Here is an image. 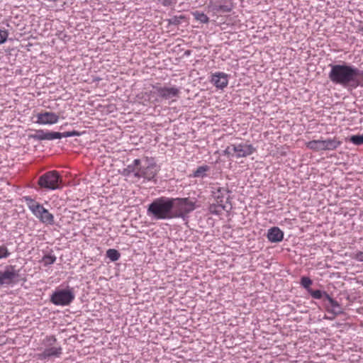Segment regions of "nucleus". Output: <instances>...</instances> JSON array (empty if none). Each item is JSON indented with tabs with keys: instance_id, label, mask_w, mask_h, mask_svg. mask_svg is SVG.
Masks as SVG:
<instances>
[{
	"instance_id": "1",
	"label": "nucleus",
	"mask_w": 363,
	"mask_h": 363,
	"mask_svg": "<svg viewBox=\"0 0 363 363\" xmlns=\"http://www.w3.org/2000/svg\"><path fill=\"white\" fill-rule=\"evenodd\" d=\"M328 66L330 68L328 78L333 84L352 89L361 86L359 78L363 72L359 68L345 62Z\"/></svg>"
},
{
	"instance_id": "2",
	"label": "nucleus",
	"mask_w": 363,
	"mask_h": 363,
	"mask_svg": "<svg viewBox=\"0 0 363 363\" xmlns=\"http://www.w3.org/2000/svg\"><path fill=\"white\" fill-rule=\"evenodd\" d=\"M170 197L160 196L155 199L147 208V215L152 220H171L172 202Z\"/></svg>"
},
{
	"instance_id": "3",
	"label": "nucleus",
	"mask_w": 363,
	"mask_h": 363,
	"mask_svg": "<svg viewBox=\"0 0 363 363\" xmlns=\"http://www.w3.org/2000/svg\"><path fill=\"white\" fill-rule=\"evenodd\" d=\"M170 203L172 202V219L182 218L185 220L188 218V215L194 211L196 208L200 207L197 204V200L195 198H172L170 197Z\"/></svg>"
},
{
	"instance_id": "4",
	"label": "nucleus",
	"mask_w": 363,
	"mask_h": 363,
	"mask_svg": "<svg viewBox=\"0 0 363 363\" xmlns=\"http://www.w3.org/2000/svg\"><path fill=\"white\" fill-rule=\"evenodd\" d=\"M23 200L26 202L28 209L31 211L41 223L52 225L55 223L54 216L44 208L43 205L37 202L29 196L23 197Z\"/></svg>"
},
{
	"instance_id": "5",
	"label": "nucleus",
	"mask_w": 363,
	"mask_h": 363,
	"mask_svg": "<svg viewBox=\"0 0 363 363\" xmlns=\"http://www.w3.org/2000/svg\"><path fill=\"white\" fill-rule=\"evenodd\" d=\"M38 185L40 189L46 191L61 189L62 178L57 171H48L40 176Z\"/></svg>"
},
{
	"instance_id": "6",
	"label": "nucleus",
	"mask_w": 363,
	"mask_h": 363,
	"mask_svg": "<svg viewBox=\"0 0 363 363\" xmlns=\"http://www.w3.org/2000/svg\"><path fill=\"white\" fill-rule=\"evenodd\" d=\"M256 148L250 143H240L230 144L223 150L225 156L235 158L246 157L252 155Z\"/></svg>"
},
{
	"instance_id": "7",
	"label": "nucleus",
	"mask_w": 363,
	"mask_h": 363,
	"mask_svg": "<svg viewBox=\"0 0 363 363\" xmlns=\"http://www.w3.org/2000/svg\"><path fill=\"white\" fill-rule=\"evenodd\" d=\"M180 93L179 88L176 86L166 87L161 86L158 84L152 85V91H150L148 97H154V101H159L160 100H169L171 99L178 97Z\"/></svg>"
},
{
	"instance_id": "8",
	"label": "nucleus",
	"mask_w": 363,
	"mask_h": 363,
	"mask_svg": "<svg viewBox=\"0 0 363 363\" xmlns=\"http://www.w3.org/2000/svg\"><path fill=\"white\" fill-rule=\"evenodd\" d=\"M158 171V167L154 159L146 157L143 164H142V161L140 160L139 171L138 173H136L137 179L143 178L144 180L148 182L152 181L155 178Z\"/></svg>"
},
{
	"instance_id": "9",
	"label": "nucleus",
	"mask_w": 363,
	"mask_h": 363,
	"mask_svg": "<svg viewBox=\"0 0 363 363\" xmlns=\"http://www.w3.org/2000/svg\"><path fill=\"white\" fill-rule=\"evenodd\" d=\"M75 298L73 289L67 287L65 289H56L50 296V301L55 306H69Z\"/></svg>"
},
{
	"instance_id": "10",
	"label": "nucleus",
	"mask_w": 363,
	"mask_h": 363,
	"mask_svg": "<svg viewBox=\"0 0 363 363\" xmlns=\"http://www.w3.org/2000/svg\"><path fill=\"white\" fill-rule=\"evenodd\" d=\"M342 144V141L337 138H327L325 140H313L307 143V147L315 150H335Z\"/></svg>"
},
{
	"instance_id": "11",
	"label": "nucleus",
	"mask_w": 363,
	"mask_h": 363,
	"mask_svg": "<svg viewBox=\"0 0 363 363\" xmlns=\"http://www.w3.org/2000/svg\"><path fill=\"white\" fill-rule=\"evenodd\" d=\"M18 277V271L15 269V266H6L4 271H0V287L13 285Z\"/></svg>"
},
{
	"instance_id": "12",
	"label": "nucleus",
	"mask_w": 363,
	"mask_h": 363,
	"mask_svg": "<svg viewBox=\"0 0 363 363\" xmlns=\"http://www.w3.org/2000/svg\"><path fill=\"white\" fill-rule=\"evenodd\" d=\"M208 9L214 13H230L234 8L233 0H210Z\"/></svg>"
},
{
	"instance_id": "13",
	"label": "nucleus",
	"mask_w": 363,
	"mask_h": 363,
	"mask_svg": "<svg viewBox=\"0 0 363 363\" xmlns=\"http://www.w3.org/2000/svg\"><path fill=\"white\" fill-rule=\"evenodd\" d=\"M231 191L228 187H212L211 195L217 203H227L230 199L229 194Z\"/></svg>"
},
{
	"instance_id": "14",
	"label": "nucleus",
	"mask_w": 363,
	"mask_h": 363,
	"mask_svg": "<svg viewBox=\"0 0 363 363\" xmlns=\"http://www.w3.org/2000/svg\"><path fill=\"white\" fill-rule=\"evenodd\" d=\"M36 123L40 125H52L59 121V116L53 112H41L37 114Z\"/></svg>"
},
{
	"instance_id": "15",
	"label": "nucleus",
	"mask_w": 363,
	"mask_h": 363,
	"mask_svg": "<svg viewBox=\"0 0 363 363\" xmlns=\"http://www.w3.org/2000/svg\"><path fill=\"white\" fill-rule=\"evenodd\" d=\"M211 82L216 88L223 89L228 86V75L224 72H216L212 74Z\"/></svg>"
},
{
	"instance_id": "16",
	"label": "nucleus",
	"mask_w": 363,
	"mask_h": 363,
	"mask_svg": "<svg viewBox=\"0 0 363 363\" xmlns=\"http://www.w3.org/2000/svg\"><path fill=\"white\" fill-rule=\"evenodd\" d=\"M267 238L271 242H279L284 239V232L279 227H272L268 230Z\"/></svg>"
},
{
	"instance_id": "17",
	"label": "nucleus",
	"mask_w": 363,
	"mask_h": 363,
	"mask_svg": "<svg viewBox=\"0 0 363 363\" xmlns=\"http://www.w3.org/2000/svg\"><path fill=\"white\" fill-rule=\"evenodd\" d=\"M140 164V160L135 159L131 164H128L123 170V174L125 177H130L133 175L135 178H137L136 173H138Z\"/></svg>"
},
{
	"instance_id": "18",
	"label": "nucleus",
	"mask_w": 363,
	"mask_h": 363,
	"mask_svg": "<svg viewBox=\"0 0 363 363\" xmlns=\"http://www.w3.org/2000/svg\"><path fill=\"white\" fill-rule=\"evenodd\" d=\"M62 353L61 347H52L45 350V351L38 354L39 359L43 360L48 357H59Z\"/></svg>"
},
{
	"instance_id": "19",
	"label": "nucleus",
	"mask_w": 363,
	"mask_h": 363,
	"mask_svg": "<svg viewBox=\"0 0 363 363\" xmlns=\"http://www.w3.org/2000/svg\"><path fill=\"white\" fill-rule=\"evenodd\" d=\"M225 209V205L221 203H216L210 204L208 207V211L211 214L213 215H220L222 211Z\"/></svg>"
},
{
	"instance_id": "20",
	"label": "nucleus",
	"mask_w": 363,
	"mask_h": 363,
	"mask_svg": "<svg viewBox=\"0 0 363 363\" xmlns=\"http://www.w3.org/2000/svg\"><path fill=\"white\" fill-rule=\"evenodd\" d=\"M210 170V167L208 165L199 166L190 177L194 178H203L206 176V172Z\"/></svg>"
},
{
	"instance_id": "21",
	"label": "nucleus",
	"mask_w": 363,
	"mask_h": 363,
	"mask_svg": "<svg viewBox=\"0 0 363 363\" xmlns=\"http://www.w3.org/2000/svg\"><path fill=\"white\" fill-rule=\"evenodd\" d=\"M313 298L314 299H322L324 302H325V299L327 296H328V294L325 291H321L319 289L313 290V289H310L308 292Z\"/></svg>"
},
{
	"instance_id": "22",
	"label": "nucleus",
	"mask_w": 363,
	"mask_h": 363,
	"mask_svg": "<svg viewBox=\"0 0 363 363\" xmlns=\"http://www.w3.org/2000/svg\"><path fill=\"white\" fill-rule=\"evenodd\" d=\"M29 138L37 141L47 140V131L42 129L36 130L34 134L29 135Z\"/></svg>"
},
{
	"instance_id": "23",
	"label": "nucleus",
	"mask_w": 363,
	"mask_h": 363,
	"mask_svg": "<svg viewBox=\"0 0 363 363\" xmlns=\"http://www.w3.org/2000/svg\"><path fill=\"white\" fill-rule=\"evenodd\" d=\"M194 18L201 23H208L209 22V18L203 12L199 11H195L192 12Z\"/></svg>"
},
{
	"instance_id": "24",
	"label": "nucleus",
	"mask_w": 363,
	"mask_h": 363,
	"mask_svg": "<svg viewBox=\"0 0 363 363\" xmlns=\"http://www.w3.org/2000/svg\"><path fill=\"white\" fill-rule=\"evenodd\" d=\"M106 257L110 259L111 262L118 261L121 257V253L115 249H108L106 251Z\"/></svg>"
},
{
	"instance_id": "25",
	"label": "nucleus",
	"mask_w": 363,
	"mask_h": 363,
	"mask_svg": "<svg viewBox=\"0 0 363 363\" xmlns=\"http://www.w3.org/2000/svg\"><path fill=\"white\" fill-rule=\"evenodd\" d=\"M56 256L55 255H45L42 258V262H43V265L47 267L52 264L56 261Z\"/></svg>"
},
{
	"instance_id": "26",
	"label": "nucleus",
	"mask_w": 363,
	"mask_h": 363,
	"mask_svg": "<svg viewBox=\"0 0 363 363\" xmlns=\"http://www.w3.org/2000/svg\"><path fill=\"white\" fill-rule=\"evenodd\" d=\"M312 280L308 277H302L301 279V286L307 290L308 292L311 288V285L312 284Z\"/></svg>"
},
{
	"instance_id": "27",
	"label": "nucleus",
	"mask_w": 363,
	"mask_h": 363,
	"mask_svg": "<svg viewBox=\"0 0 363 363\" xmlns=\"http://www.w3.org/2000/svg\"><path fill=\"white\" fill-rule=\"evenodd\" d=\"M11 255L8 247L5 245H0V259H6Z\"/></svg>"
},
{
	"instance_id": "28",
	"label": "nucleus",
	"mask_w": 363,
	"mask_h": 363,
	"mask_svg": "<svg viewBox=\"0 0 363 363\" xmlns=\"http://www.w3.org/2000/svg\"><path fill=\"white\" fill-rule=\"evenodd\" d=\"M350 140L356 145H363V134L352 135L350 137Z\"/></svg>"
},
{
	"instance_id": "29",
	"label": "nucleus",
	"mask_w": 363,
	"mask_h": 363,
	"mask_svg": "<svg viewBox=\"0 0 363 363\" xmlns=\"http://www.w3.org/2000/svg\"><path fill=\"white\" fill-rule=\"evenodd\" d=\"M325 308L329 313H332L335 315H340V314L342 313V312H343L340 304H339V306H337V307L334 306L331 308H329V306L325 305Z\"/></svg>"
},
{
	"instance_id": "30",
	"label": "nucleus",
	"mask_w": 363,
	"mask_h": 363,
	"mask_svg": "<svg viewBox=\"0 0 363 363\" xmlns=\"http://www.w3.org/2000/svg\"><path fill=\"white\" fill-rule=\"evenodd\" d=\"M62 135L60 132L47 131V140H52L55 139H61Z\"/></svg>"
},
{
	"instance_id": "31",
	"label": "nucleus",
	"mask_w": 363,
	"mask_h": 363,
	"mask_svg": "<svg viewBox=\"0 0 363 363\" xmlns=\"http://www.w3.org/2000/svg\"><path fill=\"white\" fill-rule=\"evenodd\" d=\"M60 135L62 138H68V137H74V136H80L82 135V133L79 132L77 130H72V131H66L64 133H60Z\"/></svg>"
},
{
	"instance_id": "32",
	"label": "nucleus",
	"mask_w": 363,
	"mask_h": 363,
	"mask_svg": "<svg viewBox=\"0 0 363 363\" xmlns=\"http://www.w3.org/2000/svg\"><path fill=\"white\" fill-rule=\"evenodd\" d=\"M325 301H328V303H325V305H328L329 306V308H331L334 306L337 307V306H339V303L334 300L330 295H328V296H327V298L325 299Z\"/></svg>"
},
{
	"instance_id": "33",
	"label": "nucleus",
	"mask_w": 363,
	"mask_h": 363,
	"mask_svg": "<svg viewBox=\"0 0 363 363\" xmlns=\"http://www.w3.org/2000/svg\"><path fill=\"white\" fill-rule=\"evenodd\" d=\"M9 37V32L5 29H0V45L4 43Z\"/></svg>"
},
{
	"instance_id": "34",
	"label": "nucleus",
	"mask_w": 363,
	"mask_h": 363,
	"mask_svg": "<svg viewBox=\"0 0 363 363\" xmlns=\"http://www.w3.org/2000/svg\"><path fill=\"white\" fill-rule=\"evenodd\" d=\"M164 6H169L177 3V0H158Z\"/></svg>"
},
{
	"instance_id": "35",
	"label": "nucleus",
	"mask_w": 363,
	"mask_h": 363,
	"mask_svg": "<svg viewBox=\"0 0 363 363\" xmlns=\"http://www.w3.org/2000/svg\"><path fill=\"white\" fill-rule=\"evenodd\" d=\"M355 259L358 261L363 262V252H357L355 254Z\"/></svg>"
},
{
	"instance_id": "36",
	"label": "nucleus",
	"mask_w": 363,
	"mask_h": 363,
	"mask_svg": "<svg viewBox=\"0 0 363 363\" xmlns=\"http://www.w3.org/2000/svg\"><path fill=\"white\" fill-rule=\"evenodd\" d=\"M359 31L360 32L361 35L363 36V27L360 28L359 29Z\"/></svg>"
},
{
	"instance_id": "37",
	"label": "nucleus",
	"mask_w": 363,
	"mask_h": 363,
	"mask_svg": "<svg viewBox=\"0 0 363 363\" xmlns=\"http://www.w3.org/2000/svg\"><path fill=\"white\" fill-rule=\"evenodd\" d=\"M186 55H189V51L186 52Z\"/></svg>"
}]
</instances>
